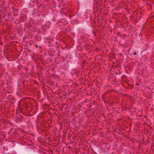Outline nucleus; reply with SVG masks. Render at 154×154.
I'll return each mask as SVG.
<instances>
[{"mask_svg":"<svg viewBox=\"0 0 154 154\" xmlns=\"http://www.w3.org/2000/svg\"><path fill=\"white\" fill-rule=\"evenodd\" d=\"M136 54H137V53H136V52H134V55H136Z\"/></svg>","mask_w":154,"mask_h":154,"instance_id":"nucleus-1","label":"nucleus"},{"mask_svg":"<svg viewBox=\"0 0 154 154\" xmlns=\"http://www.w3.org/2000/svg\"><path fill=\"white\" fill-rule=\"evenodd\" d=\"M5 154H9V153H6Z\"/></svg>","mask_w":154,"mask_h":154,"instance_id":"nucleus-2","label":"nucleus"}]
</instances>
